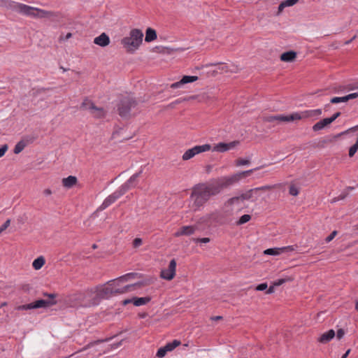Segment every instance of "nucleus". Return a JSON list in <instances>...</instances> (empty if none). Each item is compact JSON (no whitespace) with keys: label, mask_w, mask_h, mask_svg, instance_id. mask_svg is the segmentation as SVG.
<instances>
[{"label":"nucleus","mask_w":358,"mask_h":358,"mask_svg":"<svg viewBox=\"0 0 358 358\" xmlns=\"http://www.w3.org/2000/svg\"><path fill=\"white\" fill-rule=\"evenodd\" d=\"M211 182H200L195 185L190 194L192 201V208L194 211L200 210L211 196L217 195Z\"/></svg>","instance_id":"nucleus-1"},{"label":"nucleus","mask_w":358,"mask_h":358,"mask_svg":"<svg viewBox=\"0 0 358 358\" xmlns=\"http://www.w3.org/2000/svg\"><path fill=\"white\" fill-rule=\"evenodd\" d=\"M142 173V170L139 172L134 173L131 176L129 179L122 184L115 192L109 195L103 201L102 204L100 206V210H104L111 204H113L117 199L124 195L131 188L134 187L137 185V179Z\"/></svg>","instance_id":"nucleus-2"},{"label":"nucleus","mask_w":358,"mask_h":358,"mask_svg":"<svg viewBox=\"0 0 358 358\" xmlns=\"http://www.w3.org/2000/svg\"><path fill=\"white\" fill-rule=\"evenodd\" d=\"M260 167L252 169L248 171H244L240 173H235L231 176L221 177L211 180V183L215 189L217 194H220L223 189L228 188L236 182H238L241 178L250 176L254 171L259 169Z\"/></svg>","instance_id":"nucleus-3"},{"label":"nucleus","mask_w":358,"mask_h":358,"mask_svg":"<svg viewBox=\"0 0 358 358\" xmlns=\"http://www.w3.org/2000/svg\"><path fill=\"white\" fill-rule=\"evenodd\" d=\"M143 33L139 29H133L130 31L129 36L121 40V44L127 53L133 54L138 50L143 43Z\"/></svg>","instance_id":"nucleus-4"},{"label":"nucleus","mask_w":358,"mask_h":358,"mask_svg":"<svg viewBox=\"0 0 358 358\" xmlns=\"http://www.w3.org/2000/svg\"><path fill=\"white\" fill-rule=\"evenodd\" d=\"M137 104L136 100L129 95L122 97L117 106L119 115L122 117H129L131 109L135 108Z\"/></svg>","instance_id":"nucleus-5"},{"label":"nucleus","mask_w":358,"mask_h":358,"mask_svg":"<svg viewBox=\"0 0 358 358\" xmlns=\"http://www.w3.org/2000/svg\"><path fill=\"white\" fill-rule=\"evenodd\" d=\"M211 150L210 144H203L201 145H195L194 147L187 150L182 155V159L183 161H187L193 158L196 155L202 152H208Z\"/></svg>","instance_id":"nucleus-6"},{"label":"nucleus","mask_w":358,"mask_h":358,"mask_svg":"<svg viewBox=\"0 0 358 358\" xmlns=\"http://www.w3.org/2000/svg\"><path fill=\"white\" fill-rule=\"evenodd\" d=\"M57 304V301H48L46 299H39L33 303L22 305L17 307V310H27L39 308H47Z\"/></svg>","instance_id":"nucleus-7"},{"label":"nucleus","mask_w":358,"mask_h":358,"mask_svg":"<svg viewBox=\"0 0 358 358\" xmlns=\"http://www.w3.org/2000/svg\"><path fill=\"white\" fill-rule=\"evenodd\" d=\"M264 122H273L275 121L278 122H292L294 120H301V117L299 116V113H294L292 114L285 115H270L265 116L263 118Z\"/></svg>","instance_id":"nucleus-8"},{"label":"nucleus","mask_w":358,"mask_h":358,"mask_svg":"<svg viewBox=\"0 0 358 358\" xmlns=\"http://www.w3.org/2000/svg\"><path fill=\"white\" fill-rule=\"evenodd\" d=\"M176 261L173 259L170 261L168 268L163 269L160 272V277L166 280H171L174 278L176 272Z\"/></svg>","instance_id":"nucleus-9"},{"label":"nucleus","mask_w":358,"mask_h":358,"mask_svg":"<svg viewBox=\"0 0 358 358\" xmlns=\"http://www.w3.org/2000/svg\"><path fill=\"white\" fill-rule=\"evenodd\" d=\"M112 284H110L108 287H97L94 291L91 289L87 293H95L96 299H101L107 298L110 295H113V287H110Z\"/></svg>","instance_id":"nucleus-10"},{"label":"nucleus","mask_w":358,"mask_h":358,"mask_svg":"<svg viewBox=\"0 0 358 358\" xmlns=\"http://www.w3.org/2000/svg\"><path fill=\"white\" fill-rule=\"evenodd\" d=\"M212 222H219V214L217 212L208 213L201 217L195 225L198 227L201 224L210 225Z\"/></svg>","instance_id":"nucleus-11"},{"label":"nucleus","mask_w":358,"mask_h":358,"mask_svg":"<svg viewBox=\"0 0 358 358\" xmlns=\"http://www.w3.org/2000/svg\"><path fill=\"white\" fill-rule=\"evenodd\" d=\"M238 144H239V141H231L230 143L220 142V143L215 145L213 148H211V150L213 152H224L231 149H233Z\"/></svg>","instance_id":"nucleus-12"},{"label":"nucleus","mask_w":358,"mask_h":358,"mask_svg":"<svg viewBox=\"0 0 358 358\" xmlns=\"http://www.w3.org/2000/svg\"><path fill=\"white\" fill-rule=\"evenodd\" d=\"M198 230L197 225H189V226H183L178 229L177 231L175 232V237H180L182 236H190L194 234V232Z\"/></svg>","instance_id":"nucleus-13"},{"label":"nucleus","mask_w":358,"mask_h":358,"mask_svg":"<svg viewBox=\"0 0 358 358\" xmlns=\"http://www.w3.org/2000/svg\"><path fill=\"white\" fill-rule=\"evenodd\" d=\"M36 9V8L31 7L23 3H17L15 6V10L17 12L33 17L34 16Z\"/></svg>","instance_id":"nucleus-14"},{"label":"nucleus","mask_w":358,"mask_h":358,"mask_svg":"<svg viewBox=\"0 0 358 358\" xmlns=\"http://www.w3.org/2000/svg\"><path fill=\"white\" fill-rule=\"evenodd\" d=\"M143 285V283L141 282H136V283H134L132 285H126V286L123 287L122 288H120V289L113 288V295L124 294V293H126V292L133 290L132 288H134L135 287H141Z\"/></svg>","instance_id":"nucleus-15"},{"label":"nucleus","mask_w":358,"mask_h":358,"mask_svg":"<svg viewBox=\"0 0 358 358\" xmlns=\"http://www.w3.org/2000/svg\"><path fill=\"white\" fill-rule=\"evenodd\" d=\"M197 80H198V77L197 76H184L182 77V78L180 81L171 84V87L173 88V89L178 88V87H180L181 85H182L184 84L192 83V82H194V81H196Z\"/></svg>","instance_id":"nucleus-16"},{"label":"nucleus","mask_w":358,"mask_h":358,"mask_svg":"<svg viewBox=\"0 0 358 358\" xmlns=\"http://www.w3.org/2000/svg\"><path fill=\"white\" fill-rule=\"evenodd\" d=\"M94 43L101 47H106L110 43V38L106 33H102L94 39Z\"/></svg>","instance_id":"nucleus-17"},{"label":"nucleus","mask_w":358,"mask_h":358,"mask_svg":"<svg viewBox=\"0 0 358 358\" xmlns=\"http://www.w3.org/2000/svg\"><path fill=\"white\" fill-rule=\"evenodd\" d=\"M335 336V331L333 329H330L328 331L322 334L320 337L317 338V342L326 344L329 343Z\"/></svg>","instance_id":"nucleus-18"},{"label":"nucleus","mask_w":358,"mask_h":358,"mask_svg":"<svg viewBox=\"0 0 358 358\" xmlns=\"http://www.w3.org/2000/svg\"><path fill=\"white\" fill-rule=\"evenodd\" d=\"M56 16H57V14L52 11L45 10H42V9L36 8L34 17L50 18V17H56Z\"/></svg>","instance_id":"nucleus-19"},{"label":"nucleus","mask_w":358,"mask_h":358,"mask_svg":"<svg viewBox=\"0 0 358 358\" xmlns=\"http://www.w3.org/2000/svg\"><path fill=\"white\" fill-rule=\"evenodd\" d=\"M91 104V110L90 113L91 114L95 117V118H102L106 116V111L103 109V108H99L96 107L94 103H90Z\"/></svg>","instance_id":"nucleus-20"},{"label":"nucleus","mask_w":358,"mask_h":358,"mask_svg":"<svg viewBox=\"0 0 358 358\" xmlns=\"http://www.w3.org/2000/svg\"><path fill=\"white\" fill-rule=\"evenodd\" d=\"M296 58V52L293 50L285 52L280 55L281 61L286 62H292L294 61Z\"/></svg>","instance_id":"nucleus-21"},{"label":"nucleus","mask_w":358,"mask_h":358,"mask_svg":"<svg viewBox=\"0 0 358 358\" xmlns=\"http://www.w3.org/2000/svg\"><path fill=\"white\" fill-rule=\"evenodd\" d=\"M78 179L76 176H69L62 179V185L66 188H71L76 185Z\"/></svg>","instance_id":"nucleus-22"},{"label":"nucleus","mask_w":358,"mask_h":358,"mask_svg":"<svg viewBox=\"0 0 358 358\" xmlns=\"http://www.w3.org/2000/svg\"><path fill=\"white\" fill-rule=\"evenodd\" d=\"M329 124H331L330 119L324 118L315 124L313 127V130L314 131H320L324 129L326 126L329 125Z\"/></svg>","instance_id":"nucleus-23"},{"label":"nucleus","mask_w":358,"mask_h":358,"mask_svg":"<svg viewBox=\"0 0 358 358\" xmlns=\"http://www.w3.org/2000/svg\"><path fill=\"white\" fill-rule=\"evenodd\" d=\"M322 114V110L321 109H315V110H307L305 112H303L301 114L299 113V116L301 117V120L303 118H306L309 117H313V116H319Z\"/></svg>","instance_id":"nucleus-24"},{"label":"nucleus","mask_w":358,"mask_h":358,"mask_svg":"<svg viewBox=\"0 0 358 358\" xmlns=\"http://www.w3.org/2000/svg\"><path fill=\"white\" fill-rule=\"evenodd\" d=\"M157 32L155 29L152 28H148L145 31V41L148 43L151 42L157 39Z\"/></svg>","instance_id":"nucleus-25"},{"label":"nucleus","mask_w":358,"mask_h":358,"mask_svg":"<svg viewBox=\"0 0 358 358\" xmlns=\"http://www.w3.org/2000/svg\"><path fill=\"white\" fill-rule=\"evenodd\" d=\"M133 300H134V306H140L145 305V304L148 303V302H150L151 299L149 296L140 297V298L133 297Z\"/></svg>","instance_id":"nucleus-26"},{"label":"nucleus","mask_w":358,"mask_h":358,"mask_svg":"<svg viewBox=\"0 0 358 358\" xmlns=\"http://www.w3.org/2000/svg\"><path fill=\"white\" fill-rule=\"evenodd\" d=\"M45 260L43 257L41 256L34 260L32 266L36 270H39L45 264Z\"/></svg>","instance_id":"nucleus-27"},{"label":"nucleus","mask_w":358,"mask_h":358,"mask_svg":"<svg viewBox=\"0 0 358 358\" xmlns=\"http://www.w3.org/2000/svg\"><path fill=\"white\" fill-rule=\"evenodd\" d=\"M281 253L282 249L280 248H268L264 251V254L268 255H279Z\"/></svg>","instance_id":"nucleus-28"},{"label":"nucleus","mask_w":358,"mask_h":358,"mask_svg":"<svg viewBox=\"0 0 358 358\" xmlns=\"http://www.w3.org/2000/svg\"><path fill=\"white\" fill-rule=\"evenodd\" d=\"M241 199L240 198V196H234V197H231L230 199H229L224 203V206L226 207L227 206H232L234 204H238L240 203H241Z\"/></svg>","instance_id":"nucleus-29"},{"label":"nucleus","mask_w":358,"mask_h":358,"mask_svg":"<svg viewBox=\"0 0 358 358\" xmlns=\"http://www.w3.org/2000/svg\"><path fill=\"white\" fill-rule=\"evenodd\" d=\"M26 146V143L23 141H19L15 146L13 152L15 154L21 152Z\"/></svg>","instance_id":"nucleus-30"},{"label":"nucleus","mask_w":358,"mask_h":358,"mask_svg":"<svg viewBox=\"0 0 358 358\" xmlns=\"http://www.w3.org/2000/svg\"><path fill=\"white\" fill-rule=\"evenodd\" d=\"M180 341L178 340H173L171 343H168L165 346L166 350L169 351H172L174 350L176 347L179 346L180 345Z\"/></svg>","instance_id":"nucleus-31"},{"label":"nucleus","mask_w":358,"mask_h":358,"mask_svg":"<svg viewBox=\"0 0 358 358\" xmlns=\"http://www.w3.org/2000/svg\"><path fill=\"white\" fill-rule=\"evenodd\" d=\"M255 192L254 189H249L245 193L241 194L240 198L241 199V201H244L245 200H249L252 197V192Z\"/></svg>","instance_id":"nucleus-32"},{"label":"nucleus","mask_w":358,"mask_h":358,"mask_svg":"<svg viewBox=\"0 0 358 358\" xmlns=\"http://www.w3.org/2000/svg\"><path fill=\"white\" fill-rule=\"evenodd\" d=\"M251 220V215L245 214L242 215L236 222V225H242Z\"/></svg>","instance_id":"nucleus-33"},{"label":"nucleus","mask_w":358,"mask_h":358,"mask_svg":"<svg viewBox=\"0 0 358 358\" xmlns=\"http://www.w3.org/2000/svg\"><path fill=\"white\" fill-rule=\"evenodd\" d=\"M349 194V192L346 190H344L339 196L334 197L331 199V203H334L340 200L345 199Z\"/></svg>","instance_id":"nucleus-34"},{"label":"nucleus","mask_w":358,"mask_h":358,"mask_svg":"<svg viewBox=\"0 0 358 358\" xmlns=\"http://www.w3.org/2000/svg\"><path fill=\"white\" fill-rule=\"evenodd\" d=\"M138 274L135 273H129L122 276L119 277L117 280L118 281H127L131 278H134Z\"/></svg>","instance_id":"nucleus-35"},{"label":"nucleus","mask_w":358,"mask_h":358,"mask_svg":"<svg viewBox=\"0 0 358 358\" xmlns=\"http://www.w3.org/2000/svg\"><path fill=\"white\" fill-rule=\"evenodd\" d=\"M343 88L346 91H351L358 89V83H350L345 85H340V88Z\"/></svg>","instance_id":"nucleus-36"},{"label":"nucleus","mask_w":358,"mask_h":358,"mask_svg":"<svg viewBox=\"0 0 358 358\" xmlns=\"http://www.w3.org/2000/svg\"><path fill=\"white\" fill-rule=\"evenodd\" d=\"M90 103H94L92 101L89 100L88 99H85L81 104L80 108L90 111V110H91V104Z\"/></svg>","instance_id":"nucleus-37"},{"label":"nucleus","mask_w":358,"mask_h":358,"mask_svg":"<svg viewBox=\"0 0 358 358\" xmlns=\"http://www.w3.org/2000/svg\"><path fill=\"white\" fill-rule=\"evenodd\" d=\"M278 186H279V185H265V186L254 188V190L255 192L259 191V190H262V191L270 190V189H272Z\"/></svg>","instance_id":"nucleus-38"},{"label":"nucleus","mask_w":358,"mask_h":358,"mask_svg":"<svg viewBox=\"0 0 358 358\" xmlns=\"http://www.w3.org/2000/svg\"><path fill=\"white\" fill-rule=\"evenodd\" d=\"M346 101H347V99H346L345 96H342V97H334V98L331 99V100H330V103H338L341 102H346Z\"/></svg>","instance_id":"nucleus-39"},{"label":"nucleus","mask_w":358,"mask_h":358,"mask_svg":"<svg viewBox=\"0 0 358 358\" xmlns=\"http://www.w3.org/2000/svg\"><path fill=\"white\" fill-rule=\"evenodd\" d=\"M235 163H236V166H237L248 165L250 164V160L239 158L236 160Z\"/></svg>","instance_id":"nucleus-40"},{"label":"nucleus","mask_w":358,"mask_h":358,"mask_svg":"<svg viewBox=\"0 0 358 358\" xmlns=\"http://www.w3.org/2000/svg\"><path fill=\"white\" fill-rule=\"evenodd\" d=\"M289 193L292 196H297L299 193V189L294 185L289 187Z\"/></svg>","instance_id":"nucleus-41"},{"label":"nucleus","mask_w":358,"mask_h":358,"mask_svg":"<svg viewBox=\"0 0 358 358\" xmlns=\"http://www.w3.org/2000/svg\"><path fill=\"white\" fill-rule=\"evenodd\" d=\"M232 67H233L232 69H229V66L224 65L222 67V70L225 71V72H231V73H236V72H238V69L237 66H232Z\"/></svg>","instance_id":"nucleus-42"},{"label":"nucleus","mask_w":358,"mask_h":358,"mask_svg":"<svg viewBox=\"0 0 358 358\" xmlns=\"http://www.w3.org/2000/svg\"><path fill=\"white\" fill-rule=\"evenodd\" d=\"M167 352H169V350H166V346L160 348L157 352V356L158 357H163L166 355Z\"/></svg>","instance_id":"nucleus-43"},{"label":"nucleus","mask_w":358,"mask_h":358,"mask_svg":"<svg viewBox=\"0 0 358 358\" xmlns=\"http://www.w3.org/2000/svg\"><path fill=\"white\" fill-rule=\"evenodd\" d=\"M143 243V240L141 238H136L134 239L133 241V247L134 248H138L139 246H141Z\"/></svg>","instance_id":"nucleus-44"},{"label":"nucleus","mask_w":358,"mask_h":358,"mask_svg":"<svg viewBox=\"0 0 358 358\" xmlns=\"http://www.w3.org/2000/svg\"><path fill=\"white\" fill-rule=\"evenodd\" d=\"M193 241L196 243H207L210 242V239L209 238H193Z\"/></svg>","instance_id":"nucleus-45"},{"label":"nucleus","mask_w":358,"mask_h":358,"mask_svg":"<svg viewBox=\"0 0 358 358\" xmlns=\"http://www.w3.org/2000/svg\"><path fill=\"white\" fill-rule=\"evenodd\" d=\"M43 294V296H48L49 298L48 299V301H56L55 299L57 297V294L55 293L49 294V293L44 292Z\"/></svg>","instance_id":"nucleus-46"},{"label":"nucleus","mask_w":358,"mask_h":358,"mask_svg":"<svg viewBox=\"0 0 358 358\" xmlns=\"http://www.w3.org/2000/svg\"><path fill=\"white\" fill-rule=\"evenodd\" d=\"M299 0H285L283 1L284 3L287 7L292 6L299 2Z\"/></svg>","instance_id":"nucleus-47"},{"label":"nucleus","mask_w":358,"mask_h":358,"mask_svg":"<svg viewBox=\"0 0 358 358\" xmlns=\"http://www.w3.org/2000/svg\"><path fill=\"white\" fill-rule=\"evenodd\" d=\"M337 234V231H332L326 238H325V241L326 242L329 243L330 241H331L334 237L336 236V235Z\"/></svg>","instance_id":"nucleus-48"},{"label":"nucleus","mask_w":358,"mask_h":358,"mask_svg":"<svg viewBox=\"0 0 358 358\" xmlns=\"http://www.w3.org/2000/svg\"><path fill=\"white\" fill-rule=\"evenodd\" d=\"M267 287H268L267 283L264 282V283H262V284H259V285H257L255 289L257 291H264V290L266 289Z\"/></svg>","instance_id":"nucleus-49"},{"label":"nucleus","mask_w":358,"mask_h":358,"mask_svg":"<svg viewBox=\"0 0 358 358\" xmlns=\"http://www.w3.org/2000/svg\"><path fill=\"white\" fill-rule=\"evenodd\" d=\"M10 220L8 219L3 223V224L0 227L1 232H3L4 230H6L10 226Z\"/></svg>","instance_id":"nucleus-50"},{"label":"nucleus","mask_w":358,"mask_h":358,"mask_svg":"<svg viewBox=\"0 0 358 358\" xmlns=\"http://www.w3.org/2000/svg\"><path fill=\"white\" fill-rule=\"evenodd\" d=\"M280 248L282 249V252H292V251H294L295 250L294 245H289V246L282 247V248Z\"/></svg>","instance_id":"nucleus-51"},{"label":"nucleus","mask_w":358,"mask_h":358,"mask_svg":"<svg viewBox=\"0 0 358 358\" xmlns=\"http://www.w3.org/2000/svg\"><path fill=\"white\" fill-rule=\"evenodd\" d=\"M287 280L286 279H278L273 282V286L278 287L285 283Z\"/></svg>","instance_id":"nucleus-52"},{"label":"nucleus","mask_w":358,"mask_h":358,"mask_svg":"<svg viewBox=\"0 0 358 358\" xmlns=\"http://www.w3.org/2000/svg\"><path fill=\"white\" fill-rule=\"evenodd\" d=\"M345 335V331L343 329H339L336 333V337L338 340L341 339Z\"/></svg>","instance_id":"nucleus-53"},{"label":"nucleus","mask_w":358,"mask_h":358,"mask_svg":"<svg viewBox=\"0 0 358 358\" xmlns=\"http://www.w3.org/2000/svg\"><path fill=\"white\" fill-rule=\"evenodd\" d=\"M345 97H346L347 101H349L350 99H356L358 97V92H354V93L348 94L345 96Z\"/></svg>","instance_id":"nucleus-54"},{"label":"nucleus","mask_w":358,"mask_h":358,"mask_svg":"<svg viewBox=\"0 0 358 358\" xmlns=\"http://www.w3.org/2000/svg\"><path fill=\"white\" fill-rule=\"evenodd\" d=\"M8 150V145L6 144L2 145L0 148V157H3Z\"/></svg>","instance_id":"nucleus-55"},{"label":"nucleus","mask_w":358,"mask_h":358,"mask_svg":"<svg viewBox=\"0 0 358 358\" xmlns=\"http://www.w3.org/2000/svg\"><path fill=\"white\" fill-rule=\"evenodd\" d=\"M341 115L340 112H337L334 113L331 117H328V119H330V122H333L337 117H338Z\"/></svg>","instance_id":"nucleus-56"},{"label":"nucleus","mask_w":358,"mask_h":358,"mask_svg":"<svg viewBox=\"0 0 358 358\" xmlns=\"http://www.w3.org/2000/svg\"><path fill=\"white\" fill-rule=\"evenodd\" d=\"M287 7L283 1H282L280 5L278 6V14H280L283 9Z\"/></svg>","instance_id":"nucleus-57"},{"label":"nucleus","mask_w":358,"mask_h":358,"mask_svg":"<svg viewBox=\"0 0 358 358\" xmlns=\"http://www.w3.org/2000/svg\"><path fill=\"white\" fill-rule=\"evenodd\" d=\"M275 286H273V284L272 283V285H271L268 289L266 290V294H272L273 292H274V287Z\"/></svg>","instance_id":"nucleus-58"},{"label":"nucleus","mask_w":358,"mask_h":358,"mask_svg":"<svg viewBox=\"0 0 358 358\" xmlns=\"http://www.w3.org/2000/svg\"><path fill=\"white\" fill-rule=\"evenodd\" d=\"M134 303V300H133V298L131 299H125L122 301V304L123 305H127L128 303Z\"/></svg>","instance_id":"nucleus-59"},{"label":"nucleus","mask_w":358,"mask_h":358,"mask_svg":"<svg viewBox=\"0 0 358 358\" xmlns=\"http://www.w3.org/2000/svg\"><path fill=\"white\" fill-rule=\"evenodd\" d=\"M43 194L46 196H49L52 194V191L50 189H45L44 191H43Z\"/></svg>","instance_id":"nucleus-60"},{"label":"nucleus","mask_w":358,"mask_h":358,"mask_svg":"<svg viewBox=\"0 0 358 358\" xmlns=\"http://www.w3.org/2000/svg\"><path fill=\"white\" fill-rule=\"evenodd\" d=\"M76 299H82L83 298H84L85 294L84 293H78L76 294Z\"/></svg>","instance_id":"nucleus-61"},{"label":"nucleus","mask_w":358,"mask_h":358,"mask_svg":"<svg viewBox=\"0 0 358 358\" xmlns=\"http://www.w3.org/2000/svg\"><path fill=\"white\" fill-rule=\"evenodd\" d=\"M122 344V341L119 342V343H114L111 345L112 348H117L119 346H120Z\"/></svg>","instance_id":"nucleus-62"},{"label":"nucleus","mask_w":358,"mask_h":358,"mask_svg":"<svg viewBox=\"0 0 358 358\" xmlns=\"http://www.w3.org/2000/svg\"><path fill=\"white\" fill-rule=\"evenodd\" d=\"M356 37H357V36L355 35L351 39H350L349 41H345V45L350 44L352 41H354L356 38Z\"/></svg>","instance_id":"nucleus-63"},{"label":"nucleus","mask_w":358,"mask_h":358,"mask_svg":"<svg viewBox=\"0 0 358 358\" xmlns=\"http://www.w3.org/2000/svg\"><path fill=\"white\" fill-rule=\"evenodd\" d=\"M350 350H348L341 357V358H347V357L348 356V355L350 354Z\"/></svg>","instance_id":"nucleus-64"}]
</instances>
